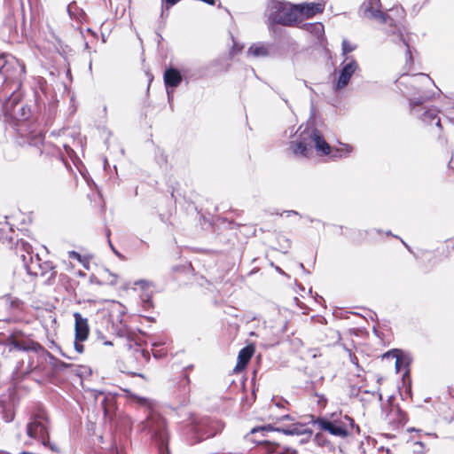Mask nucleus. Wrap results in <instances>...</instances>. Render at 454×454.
<instances>
[{
  "label": "nucleus",
  "instance_id": "nucleus-1",
  "mask_svg": "<svg viewBox=\"0 0 454 454\" xmlns=\"http://www.w3.org/2000/svg\"><path fill=\"white\" fill-rule=\"evenodd\" d=\"M25 74L23 61L12 55L0 54V91L6 98L4 106L6 121L29 145L40 148L43 145L45 134L42 121L30 106L20 102V90Z\"/></svg>",
  "mask_w": 454,
  "mask_h": 454
},
{
  "label": "nucleus",
  "instance_id": "nucleus-44",
  "mask_svg": "<svg viewBox=\"0 0 454 454\" xmlns=\"http://www.w3.org/2000/svg\"><path fill=\"white\" fill-rule=\"evenodd\" d=\"M201 2L209 4V5H215L216 3V0H202Z\"/></svg>",
  "mask_w": 454,
  "mask_h": 454
},
{
  "label": "nucleus",
  "instance_id": "nucleus-26",
  "mask_svg": "<svg viewBox=\"0 0 454 454\" xmlns=\"http://www.w3.org/2000/svg\"><path fill=\"white\" fill-rule=\"evenodd\" d=\"M267 450L277 454H297L296 450L281 447L279 444H270Z\"/></svg>",
  "mask_w": 454,
  "mask_h": 454
},
{
  "label": "nucleus",
  "instance_id": "nucleus-27",
  "mask_svg": "<svg viewBox=\"0 0 454 454\" xmlns=\"http://www.w3.org/2000/svg\"><path fill=\"white\" fill-rule=\"evenodd\" d=\"M244 48V45L243 44H240L237 42H233V45L232 47L231 48L230 50V52H229V59H232L236 54L239 53Z\"/></svg>",
  "mask_w": 454,
  "mask_h": 454
},
{
  "label": "nucleus",
  "instance_id": "nucleus-37",
  "mask_svg": "<svg viewBox=\"0 0 454 454\" xmlns=\"http://www.w3.org/2000/svg\"><path fill=\"white\" fill-rule=\"evenodd\" d=\"M121 317V314H116V320L119 321L120 324H121L120 327L117 326V330L120 331V332L123 331L124 328H125V325H122V321L120 318Z\"/></svg>",
  "mask_w": 454,
  "mask_h": 454
},
{
  "label": "nucleus",
  "instance_id": "nucleus-41",
  "mask_svg": "<svg viewBox=\"0 0 454 454\" xmlns=\"http://www.w3.org/2000/svg\"><path fill=\"white\" fill-rule=\"evenodd\" d=\"M112 304H113V306H118L119 307V309L113 308L114 310H116L117 312H120V313L125 312L123 309H121L122 307L121 303L115 302V301H112Z\"/></svg>",
  "mask_w": 454,
  "mask_h": 454
},
{
  "label": "nucleus",
  "instance_id": "nucleus-58",
  "mask_svg": "<svg viewBox=\"0 0 454 454\" xmlns=\"http://www.w3.org/2000/svg\"><path fill=\"white\" fill-rule=\"evenodd\" d=\"M87 31H88L89 33H91L93 35H96V34H95V32H93L90 28H88V29H87Z\"/></svg>",
  "mask_w": 454,
  "mask_h": 454
},
{
  "label": "nucleus",
  "instance_id": "nucleus-42",
  "mask_svg": "<svg viewBox=\"0 0 454 454\" xmlns=\"http://www.w3.org/2000/svg\"><path fill=\"white\" fill-rule=\"evenodd\" d=\"M153 353L155 357H162L166 355V353H158L154 348L153 349Z\"/></svg>",
  "mask_w": 454,
  "mask_h": 454
},
{
  "label": "nucleus",
  "instance_id": "nucleus-61",
  "mask_svg": "<svg viewBox=\"0 0 454 454\" xmlns=\"http://www.w3.org/2000/svg\"><path fill=\"white\" fill-rule=\"evenodd\" d=\"M386 234H387V236L392 235V233H391V231H387V232H386Z\"/></svg>",
  "mask_w": 454,
  "mask_h": 454
},
{
  "label": "nucleus",
  "instance_id": "nucleus-39",
  "mask_svg": "<svg viewBox=\"0 0 454 454\" xmlns=\"http://www.w3.org/2000/svg\"><path fill=\"white\" fill-rule=\"evenodd\" d=\"M174 91H175V90H172V89H169V90H167L168 101L170 105L173 100Z\"/></svg>",
  "mask_w": 454,
  "mask_h": 454
},
{
  "label": "nucleus",
  "instance_id": "nucleus-21",
  "mask_svg": "<svg viewBox=\"0 0 454 454\" xmlns=\"http://www.w3.org/2000/svg\"><path fill=\"white\" fill-rule=\"evenodd\" d=\"M353 151L352 145L348 144H341L340 147L331 148V157L333 159H340L347 157Z\"/></svg>",
  "mask_w": 454,
  "mask_h": 454
},
{
  "label": "nucleus",
  "instance_id": "nucleus-30",
  "mask_svg": "<svg viewBox=\"0 0 454 454\" xmlns=\"http://www.w3.org/2000/svg\"><path fill=\"white\" fill-rule=\"evenodd\" d=\"M8 341L9 344L12 346L15 349H26L25 346L22 345L20 341L16 340L13 337H10Z\"/></svg>",
  "mask_w": 454,
  "mask_h": 454
},
{
  "label": "nucleus",
  "instance_id": "nucleus-53",
  "mask_svg": "<svg viewBox=\"0 0 454 454\" xmlns=\"http://www.w3.org/2000/svg\"><path fill=\"white\" fill-rule=\"evenodd\" d=\"M104 345H109V346H113V342L112 341H104Z\"/></svg>",
  "mask_w": 454,
  "mask_h": 454
},
{
  "label": "nucleus",
  "instance_id": "nucleus-2",
  "mask_svg": "<svg viewBox=\"0 0 454 454\" xmlns=\"http://www.w3.org/2000/svg\"><path fill=\"white\" fill-rule=\"evenodd\" d=\"M381 6L380 0H366L361 4L359 12L364 18L374 20L380 24H387V33L396 36L394 39L395 43H403L406 46V59L412 61L411 47L403 34L401 20H396L390 14L381 12Z\"/></svg>",
  "mask_w": 454,
  "mask_h": 454
},
{
  "label": "nucleus",
  "instance_id": "nucleus-63",
  "mask_svg": "<svg viewBox=\"0 0 454 454\" xmlns=\"http://www.w3.org/2000/svg\"><path fill=\"white\" fill-rule=\"evenodd\" d=\"M0 454H10V453H8L6 451H0Z\"/></svg>",
  "mask_w": 454,
  "mask_h": 454
},
{
  "label": "nucleus",
  "instance_id": "nucleus-59",
  "mask_svg": "<svg viewBox=\"0 0 454 454\" xmlns=\"http://www.w3.org/2000/svg\"><path fill=\"white\" fill-rule=\"evenodd\" d=\"M276 270L281 273H283V271L281 270V269L279 267H276Z\"/></svg>",
  "mask_w": 454,
  "mask_h": 454
},
{
  "label": "nucleus",
  "instance_id": "nucleus-54",
  "mask_svg": "<svg viewBox=\"0 0 454 454\" xmlns=\"http://www.w3.org/2000/svg\"><path fill=\"white\" fill-rule=\"evenodd\" d=\"M89 70L91 72L92 71V61L90 60V63H89Z\"/></svg>",
  "mask_w": 454,
  "mask_h": 454
},
{
  "label": "nucleus",
  "instance_id": "nucleus-31",
  "mask_svg": "<svg viewBox=\"0 0 454 454\" xmlns=\"http://www.w3.org/2000/svg\"><path fill=\"white\" fill-rule=\"evenodd\" d=\"M306 26H308L309 27L314 28L315 32L317 35H320L324 31V27H323V25L321 23H317V24H306Z\"/></svg>",
  "mask_w": 454,
  "mask_h": 454
},
{
  "label": "nucleus",
  "instance_id": "nucleus-19",
  "mask_svg": "<svg viewBox=\"0 0 454 454\" xmlns=\"http://www.w3.org/2000/svg\"><path fill=\"white\" fill-rule=\"evenodd\" d=\"M21 304L22 301L20 299L12 297L11 294L0 297V310L4 309H20Z\"/></svg>",
  "mask_w": 454,
  "mask_h": 454
},
{
  "label": "nucleus",
  "instance_id": "nucleus-35",
  "mask_svg": "<svg viewBox=\"0 0 454 454\" xmlns=\"http://www.w3.org/2000/svg\"><path fill=\"white\" fill-rule=\"evenodd\" d=\"M390 12H396V14H397L401 19H403V17H404V13H405V12H404L403 8H402V7H399V8L397 7V8L390 9Z\"/></svg>",
  "mask_w": 454,
  "mask_h": 454
},
{
  "label": "nucleus",
  "instance_id": "nucleus-56",
  "mask_svg": "<svg viewBox=\"0 0 454 454\" xmlns=\"http://www.w3.org/2000/svg\"><path fill=\"white\" fill-rule=\"evenodd\" d=\"M402 243L410 250V247L405 243L403 239H401Z\"/></svg>",
  "mask_w": 454,
  "mask_h": 454
},
{
  "label": "nucleus",
  "instance_id": "nucleus-36",
  "mask_svg": "<svg viewBox=\"0 0 454 454\" xmlns=\"http://www.w3.org/2000/svg\"><path fill=\"white\" fill-rule=\"evenodd\" d=\"M106 272H108L109 275L111 276V279L107 282L109 285L111 286H114L116 284V281H117V276L114 275V274H112L109 272V270L107 269L105 270Z\"/></svg>",
  "mask_w": 454,
  "mask_h": 454
},
{
  "label": "nucleus",
  "instance_id": "nucleus-45",
  "mask_svg": "<svg viewBox=\"0 0 454 454\" xmlns=\"http://www.w3.org/2000/svg\"><path fill=\"white\" fill-rule=\"evenodd\" d=\"M22 244L24 246V249L27 251V254H29V250L31 249L30 245L25 244L24 242H22Z\"/></svg>",
  "mask_w": 454,
  "mask_h": 454
},
{
  "label": "nucleus",
  "instance_id": "nucleus-6",
  "mask_svg": "<svg viewBox=\"0 0 454 454\" xmlns=\"http://www.w3.org/2000/svg\"><path fill=\"white\" fill-rule=\"evenodd\" d=\"M229 57L226 55L219 56L218 58L209 61L205 66L198 70V74H190L188 70L184 72V75L190 78H203L207 76H214L219 73H225L231 67Z\"/></svg>",
  "mask_w": 454,
  "mask_h": 454
},
{
  "label": "nucleus",
  "instance_id": "nucleus-7",
  "mask_svg": "<svg viewBox=\"0 0 454 454\" xmlns=\"http://www.w3.org/2000/svg\"><path fill=\"white\" fill-rule=\"evenodd\" d=\"M145 427L151 433L152 437L160 446L167 447L168 442L166 422L158 413H151L145 422Z\"/></svg>",
  "mask_w": 454,
  "mask_h": 454
},
{
  "label": "nucleus",
  "instance_id": "nucleus-10",
  "mask_svg": "<svg viewBox=\"0 0 454 454\" xmlns=\"http://www.w3.org/2000/svg\"><path fill=\"white\" fill-rule=\"evenodd\" d=\"M307 137L301 135L299 139L290 143L289 149L294 155L309 157L312 153V145L309 141H307Z\"/></svg>",
  "mask_w": 454,
  "mask_h": 454
},
{
  "label": "nucleus",
  "instance_id": "nucleus-23",
  "mask_svg": "<svg viewBox=\"0 0 454 454\" xmlns=\"http://www.w3.org/2000/svg\"><path fill=\"white\" fill-rule=\"evenodd\" d=\"M438 111L434 107L423 108L420 114H418L417 117L421 119L424 122L431 123L435 118H437Z\"/></svg>",
  "mask_w": 454,
  "mask_h": 454
},
{
  "label": "nucleus",
  "instance_id": "nucleus-49",
  "mask_svg": "<svg viewBox=\"0 0 454 454\" xmlns=\"http://www.w3.org/2000/svg\"><path fill=\"white\" fill-rule=\"evenodd\" d=\"M280 98H281V99H282V100L286 104V106H287L289 108H291V106H290V104H289L288 100H287L286 98H284L282 95H280Z\"/></svg>",
  "mask_w": 454,
  "mask_h": 454
},
{
  "label": "nucleus",
  "instance_id": "nucleus-29",
  "mask_svg": "<svg viewBox=\"0 0 454 454\" xmlns=\"http://www.w3.org/2000/svg\"><path fill=\"white\" fill-rule=\"evenodd\" d=\"M180 0H161V7H162L161 16L163 15L164 9L168 10L169 8H171L172 6L176 4Z\"/></svg>",
  "mask_w": 454,
  "mask_h": 454
},
{
  "label": "nucleus",
  "instance_id": "nucleus-40",
  "mask_svg": "<svg viewBox=\"0 0 454 454\" xmlns=\"http://www.w3.org/2000/svg\"><path fill=\"white\" fill-rule=\"evenodd\" d=\"M108 243H109V246L112 249V251L118 256V257H122L121 254L113 246L111 240L108 239Z\"/></svg>",
  "mask_w": 454,
  "mask_h": 454
},
{
  "label": "nucleus",
  "instance_id": "nucleus-24",
  "mask_svg": "<svg viewBox=\"0 0 454 454\" xmlns=\"http://www.w3.org/2000/svg\"><path fill=\"white\" fill-rule=\"evenodd\" d=\"M155 160L160 168L165 170L168 168V156L165 152L159 147L155 150Z\"/></svg>",
  "mask_w": 454,
  "mask_h": 454
},
{
  "label": "nucleus",
  "instance_id": "nucleus-17",
  "mask_svg": "<svg viewBox=\"0 0 454 454\" xmlns=\"http://www.w3.org/2000/svg\"><path fill=\"white\" fill-rule=\"evenodd\" d=\"M261 430H276L278 432H282L285 434L300 435L303 433V426L301 424H298V423L292 424L291 426H288L286 427H277V428H273L271 426H268V427H261Z\"/></svg>",
  "mask_w": 454,
  "mask_h": 454
},
{
  "label": "nucleus",
  "instance_id": "nucleus-8",
  "mask_svg": "<svg viewBox=\"0 0 454 454\" xmlns=\"http://www.w3.org/2000/svg\"><path fill=\"white\" fill-rule=\"evenodd\" d=\"M358 69V64L353 57H346L341 63L338 78L333 84V90L336 93L346 88L355 72Z\"/></svg>",
  "mask_w": 454,
  "mask_h": 454
},
{
  "label": "nucleus",
  "instance_id": "nucleus-33",
  "mask_svg": "<svg viewBox=\"0 0 454 454\" xmlns=\"http://www.w3.org/2000/svg\"><path fill=\"white\" fill-rule=\"evenodd\" d=\"M68 257L70 259H75V260H77L79 262H82V255H81V254L76 252V251H74V250L68 252Z\"/></svg>",
  "mask_w": 454,
  "mask_h": 454
},
{
  "label": "nucleus",
  "instance_id": "nucleus-4",
  "mask_svg": "<svg viewBox=\"0 0 454 454\" xmlns=\"http://www.w3.org/2000/svg\"><path fill=\"white\" fill-rule=\"evenodd\" d=\"M269 29L277 32L276 25L294 27L300 21L296 4L286 2L276 1L273 3L271 11L268 17Z\"/></svg>",
  "mask_w": 454,
  "mask_h": 454
},
{
  "label": "nucleus",
  "instance_id": "nucleus-3",
  "mask_svg": "<svg viewBox=\"0 0 454 454\" xmlns=\"http://www.w3.org/2000/svg\"><path fill=\"white\" fill-rule=\"evenodd\" d=\"M50 430L51 420L46 411L42 407L35 408L31 411L26 426L27 437L33 442L54 450L50 443Z\"/></svg>",
  "mask_w": 454,
  "mask_h": 454
},
{
  "label": "nucleus",
  "instance_id": "nucleus-64",
  "mask_svg": "<svg viewBox=\"0 0 454 454\" xmlns=\"http://www.w3.org/2000/svg\"><path fill=\"white\" fill-rule=\"evenodd\" d=\"M20 454H31V453L23 451Z\"/></svg>",
  "mask_w": 454,
  "mask_h": 454
},
{
  "label": "nucleus",
  "instance_id": "nucleus-34",
  "mask_svg": "<svg viewBox=\"0 0 454 454\" xmlns=\"http://www.w3.org/2000/svg\"><path fill=\"white\" fill-rule=\"evenodd\" d=\"M81 342L76 340L74 341V348L79 354H82L84 350V346Z\"/></svg>",
  "mask_w": 454,
  "mask_h": 454
},
{
  "label": "nucleus",
  "instance_id": "nucleus-57",
  "mask_svg": "<svg viewBox=\"0 0 454 454\" xmlns=\"http://www.w3.org/2000/svg\"><path fill=\"white\" fill-rule=\"evenodd\" d=\"M282 419H290V416L289 415H286V416L282 417Z\"/></svg>",
  "mask_w": 454,
  "mask_h": 454
},
{
  "label": "nucleus",
  "instance_id": "nucleus-9",
  "mask_svg": "<svg viewBox=\"0 0 454 454\" xmlns=\"http://www.w3.org/2000/svg\"><path fill=\"white\" fill-rule=\"evenodd\" d=\"M310 143L314 144L315 149L322 155H329L331 147L325 141L323 134L317 129H313L308 135Z\"/></svg>",
  "mask_w": 454,
  "mask_h": 454
},
{
  "label": "nucleus",
  "instance_id": "nucleus-60",
  "mask_svg": "<svg viewBox=\"0 0 454 454\" xmlns=\"http://www.w3.org/2000/svg\"><path fill=\"white\" fill-rule=\"evenodd\" d=\"M358 233H359L360 235H362V234H365V233H366V231H358Z\"/></svg>",
  "mask_w": 454,
  "mask_h": 454
},
{
  "label": "nucleus",
  "instance_id": "nucleus-25",
  "mask_svg": "<svg viewBox=\"0 0 454 454\" xmlns=\"http://www.w3.org/2000/svg\"><path fill=\"white\" fill-rule=\"evenodd\" d=\"M21 259L24 262V266L27 270V274L35 275V276L39 275L38 270H38L37 265H36V258L34 260L33 257L30 256L29 257V260L31 262L30 264H27V256L25 254L21 255Z\"/></svg>",
  "mask_w": 454,
  "mask_h": 454
},
{
  "label": "nucleus",
  "instance_id": "nucleus-52",
  "mask_svg": "<svg viewBox=\"0 0 454 454\" xmlns=\"http://www.w3.org/2000/svg\"><path fill=\"white\" fill-rule=\"evenodd\" d=\"M435 125L437 127H439V128H442V126H441V120L440 119L437 120V121L435 122Z\"/></svg>",
  "mask_w": 454,
  "mask_h": 454
},
{
  "label": "nucleus",
  "instance_id": "nucleus-20",
  "mask_svg": "<svg viewBox=\"0 0 454 454\" xmlns=\"http://www.w3.org/2000/svg\"><path fill=\"white\" fill-rule=\"evenodd\" d=\"M247 55L254 58L268 57L270 51L267 46L262 43H253L247 50Z\"/></svg>",
  "mask_w": 454,
  "mask_h": 454
},
{
  "label": "nucleus",
  "instance_id": "nucleus-11",
  "mask_svg": "<svg viewBox=\"0 0 454 454\" xmlns=\"http://www.w3.org/2000/svg\"><path fill=\"white\" fill-rule=\"evenodd\" d=\"M299 17L309 19L317 13L323 12L325 4L320 3H302L296 4Z\"/></svg>",
  "mask_w": 454,
  "mask_h": 454
},
{
  "label": "nucleus",
  "instance_id": "nucleus-14",
  "mask_svg": "<svg viewBox=\"0 0 454 454\" xmlns=\"http://www.w3.org/2000/svg\"><path fill=\"white\" fill-rule=\"evenodd\" d=\"M137 286H140L142 289V294L139 295L140 303L144 310H149L154 309V304L152 299V294L148 293L149 287L152 286L147 280L140 279L135 283Z\"/></svg>",
  "mask_w": 454,
  "mask_h": 454
},
{
  "label": "nucleus",
  "instance_id": "nucleus-13",
  "mask_svg": "<svg viewBox=\"0 0 454 454\" xmlns=\"http://www.w3.org/2000/svg\"><path fill=\"white\" fill-rule=\"evenodd\" d=\"M74 338L78 341H85L90 335V325L87 318H84L81 314H74Z\"/></svg>",
  "mask_w": 454,
  "mask_h": 454
},
{
  "label": "nucleus",
  "instance_id": "nucleus-16",
  "mask_svg": "<svg viewBox=\"0 0 454 454\" xmlns=\"http://www.w3.org/2000/svg\"><path fill=\"white\" fill-rule=\"evenodd\" d=\"M254 352V348L253 346H247L243 348L238 356L237 364L234 368V372H239L247 366L248 362L250 361L253 354Z\"/></svg>",
  "mask_w": 454,
  "mask_h": 454
},
{
  "label": "nucleus",
  "instance_id": "nucleus-51",
  "mask_svg": "<svg viewBox=\"0 0 454 454\" xmlns=\"http://www.w3.org/2000/svg\"><path fill=\"white\" fill-rule=\"evenodd\" d=\"M137 399H138V402L141 403H145L147 402V400L145 398H137Z\"/></svg>",
  "mask_w": 454,
  "mask_h": 454
},
{
  "label": "nucleus",
  "instance_id": "nucleus-28",
  "mask_svg": "<svg viewBox=\"0 0 454 454\" xmlns=\"http://www.w3.org/2000/svg\"><path fill=\"white\" fill-rule=\"evenodd\" d=\"M356 49V46H352L347 40H343L341 43L342 54L347 55L348 53L353 51Z\"/></svg>",
  "mask_w": 454,
  "mask_h": 454
},
{
  "label": "nucleus",
  "instance_id": "nucleus-47",
  "mask_svg": "<svg viewBox=\"0 0 454 454\" xmlns=\"http://www.w3.org/2000/svg\"><path fill=\"white\" fill-rule=\"evenodd\" d=\"M73 5H74V3H72V4H70L67 6V12H68V13H69V15H70L71 17H72V11H71V9H72Z\"/></svg>",
  "mask_w": 454,
  "mask_h": 454
},
{
  "label": "nucleus",
  "instance_id": "nucleus-22",
  "mask_svg": "<svg viewBox=\"0 0 454 454\" xmlns=\"http://www.w3.org/2000/svg\"><path fill=\"white\" fill-rule=\"evenodd\" d=\"M427 100V97L419 96L418 98H410V106L411 108V112L414 115H418L423 111V108H426L423 105Z\"/></svg>",
  "mask_w": 454,
  "mask_h": 454
},
{
  "label": "nucleus",
  "instance_id": "nucleus-5",
  "mask_svg": "<svg viewBox=\"0 0 454 454\" xmlns=\"http://www.w3.org/2000/svg\"><path fill=\"white\" fill-rule=\"evenodd\" d=\"M317 424L320 429L341 438L348 436L354 427L353 419L341 413H333L329 419H318Z\"/></svg>",
  "mask_w": 454,
  "mask_h": 454
},
{
  "label": "nucleus",
  "instance_id": "nucleus-50",
  "mask_svg": "<svg viewBox=\"0 0 454 454\" xmlns=\"http://www.w3.org/2000/svg\"><path fill=\"white\" fill-rule=\"evenodd\" d=\"M417 76L422 77L424 79H429V76L425 74H419Z\"/></svg>",
  "mask_w": 454,
  "mask_h": 454
},
{
  "label": "nucleus",
  "instance_id": "nucleus-15",
  "mask_svg": "<svg viewBox=\"0 0 454 454\" xmlns=\"http://www.w3.org/2000/svg\"><path fill=\"white\" fill-rule=\"evenodd\" d=\"M385 419L388 424L398 427L406 421V414L397 405H390L386 411Z\"/></svg>",
  "mask_w": 454,
  "mask_h": 454
},
{
  "label": "nucleus",
  "instance_id": "nucleus-32",
  "mask_svg": "<svg viewBox=\"0 0 454 454\" xmlns=\"http://www.w3.org/2000/svg\"><path fill=\"white\" fill-rule=\"evenodd\" d=\"M136 354L137 356H141L145 361H148L150 358L149 353L145 349L137 348L136 349Z\"/></svg>",
  "mask_w": 454,
  "mask_h": 454
},
{
  "label": "nucleus",
  "instance_id": "nucleus-43",
  "mask_svg": "<svg viewBox=\"0 0 454 454\" xmlns=\"http://www.w3.org/2000/svg\"><path fill=\"white\" fill-rule=\"evenodd\" d=\"M285 243H286V244H283V248H285V249H288V248H290V247H291V242H290V240H289V239H285Z\"/></svg>",
  "mask_w": 454,
  "mask_h": 454
},
{
  "label": "nucleus",
  "instance_id": "nucleus-46",
  "mask_svg": "<svg viewBox=\"0 0 454 454\" xmlns=\"http://www.w3.org/2000/svg\"><path fill=\"white\" fill-rule=\"evenodd\" d=\"M306 218H307L309 222H311V223H313V222L322 223L320 220H318V219H314V218H312V217H310V216H309V215H307V216H306Z\"/></svg>",
  "mask_w": 454,
  "mask_h": 454
},
{
  "label": "nucleus",
  "instance_id": "nucleus-12",
  "mask_svg": "<svg viewBox=\"0 0 454 454\" xmlns=\"http://www.w3.org/2000/svg\"><path fill=\"white\" fill-rule=\"evenodd\" d=\"M166 90L169 89L176 90L183 81V75L180 71L175 67L166 68L163 74Z\"/></svg>",
  "mask_w": 454,
  "mask_h": 454
},
{
  "label": "nucleus",
  "instance_id": "nucleus-62",
  "mask_svg": "<svg viewBox=\"0 0 454 454\" xmlns=\"http://www.w3.org/2000/svg\"><path fill=\"white\" fill-rule=\"evenodd\" d=\"M256 431H257V429H256V428H253V429L251 430V433H255Z\"/></svg>",
  "mask_w": 454,
  "mask_h": 454
},
{
  "label": "nucleus",
  "instance_id": "nucleus-38",
  "mask_svg": "<svg viewBox=\"0 0 454 454\" xmlns=\"http://www.w3.org/2000/svg\"><path fill=\"white\" fill-rule=\"evenodd\" d=\"M283 214H285L287 217L291 215H300L299 212L295 210H285Z\"/></svg>",
  "mask_w": 454,
  "mask_h": 454
},
{
  "label": "nucleus",
  "instance_id": "nucleus-18",
  "mask_svg": "<svg viewBox=\"0 0 454 454\" xmlns=\"http://www.w3.org/2000/svg\"><path fill=\"white\" fill-rule=\"evenodd\" d=\"M36 265L38 268L39 275L45 276L47 273H50V276L47 277L48 282H51V280L56 277V271L54 270L52 263L50 262H44L41 263L38 254H36Z\"/></svg>",
  "mask_w": 454,
  "mask_h": 454
},
{
  "label": "nucleus",
  "instance_id": "nucleus-48",
  "mask_svg": "<svg viewBox=\"0 0 454 454\" xmlns=\"http://www.w3.org/2000/svg\"><path fill=\"white\" fill-rule=\"evenodd\" d=\"M299 266H300V268H301V269H302V270H303L306 274H309V273H310L308 270H306V269H305V267H304L303 263H301H301L299 264Z\"/></svg>",
  "mask_w": 454,
  "mask_h": 454
},
{
  "label": "nucleus",
  "instance_id": "nucleus-55",
  "mask_svg": "<svg viewBox=\"0 0 454 454\" xmlns=\"http://www.w3.org/2000/svg\"><path fill=\"white\" fill-rule=\"evenodd\" d=\"M399 363H400V359L397 358L396 362H395V366H396L397 369L399 368Z\"/></svg>",
  "mask_w": 454,
  "mask_h": 454
}]
</instances>
